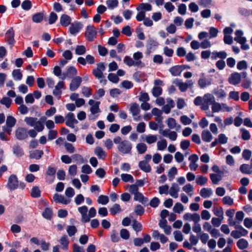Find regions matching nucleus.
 Listing matches in <instances>:
<instances>
[{"instance_id":"13","label":"nucleus","mask_w":252,"mask_h":252,"mask_svg":"<svg viewBox=\"0 0 252 252\" xmlns=\"http://www.w3.org/2000/svg\"><path fill=\"white\" fill-rule=\"evenodd\" d=\"M65 124L67 126L74 128V125L78 124V121L75 119V115L72 113H68L65 116Z\"/></svg>"},{"instance_id":"8","label":"nucleus","mask_w":252,"mask_h":252,"mask_svg":"<svg viewBox=\"0 0 252 252\" xmlns=\"http://www.w3.org/2000/svg\"><path fill=\"white\" fill-rule=\"evenodd\" d=\"M16 123V120L12 116H9L7 117L6 121V126L3 127L4 131L8 134L11 133L12 127H13Z\"/></svg>"},{"instance_id":"51","label":"nucleus","mask_w":252,"mask_h":252,"mask_svg":"<svg viewBox=\"0 0 252 252\" xmlns=\"http://www.w3.org/2000/svg\"><path fill=\"white\" fill-rule=\"evenodd\" d=\"M219 144H225L227 143L228 137L223 133H220L218 135L217 138Z\"/></svg>"},{"instance_id":"22","label":"nucleus","mask_w":252,"mask_h":252,"mask_svg":"<svg viewBox=\"0 0 252 252\" xmlns=\"http://www.w3.org/2000/svg\"><path fill=\"white\" fill-rule=\"evenodd\" d=\"M94 153L99 159L102 160H104L107 156V153L99 146H97L94 149Z\"/></svg>"},{"instance_id":"4","label":"nucleus","mask_w":252,"mask_h":252,"mask_svg":"<svg viewBox=\"0 0 252 252\" xmlns=\"http://www.w3.org/2000/svg\"><path fill=\"white\" fill-rule=\"evenodd\" d=\"M173 83L182 92H186L188 88H191L193 85V82L191 80H188L186 82H183L182 80L176 79L174 81Z\"/></svg>"},{"instance_id":"53","label":"nucleus","mask_w":252,"mask_h":252,"mask_svg":"<svg viewBox=\"0 0 252 252\" xmlns=\"http://www.w3.org/2000/svg\"><path fill=\"white\" fill-rule=\"evenodd\" d=\"M86 49L84 45H77L75 49V54L78 55H82L86 53Z\"/></svg>"},{"instance_id":"45","label":"nucleus","mask_w":252,"mask_h":252,"mask_svg":"<svg viewBox=\"0 0 252 252\" xmlns=\"http://www.w3.org/2000/svg\"><path fill=\"white\" fill-rule=\"evenodd\" d=\"M251 167L249 164H243L240 167V171L246 174H250L251 173L252 171L251 170Z\"/></svg>"},{"instance_id":"31","label":"nucleus","mask_w":252,"mask_h":252,"mask_svg":"<svg viewBox=\"0 0 252 252\" xmlns=\"http://www.w3.org/2000/svg\"><path fill=\"white\" fill-rule=\"evenodd\" d=\"M77 73V70L75 67L73 66L69 67L65 74H63V76L61 77L62 79H64L66 77H69L70 78H72L75 75H76Z\"/></svg>"},{"instance_id":"15","label":"nucleus","mask_w":252,"mask_h":252,"mask_svg":"<svg viewBox=\"0 0 252 252\" xmlns=\"http://www.w3.org/2000/svg\"><path fill=\"white\" fill-rule=\"evenodd\" d=\"M184 220L188 221H193L194 223L199 222L200 220V217L197 213L190 214L186 213L183 217Z\"/></svg>"},{"instance_id":"49","label":"nucleus","mask_w":252,"mask_h":252,"mask_svg":"<svg viewBox=\"0 0 252 252\" xmlns=\"http://www.w3.org/2000/svg\"><path fill=\"white\" fill-rule=\"evenodd\" d=\"M37 121V118L34 117H26L25 119V122L26 123V124L31 126H34V125H35V123L36 121Z\"/></svg>"},{"instance_id":"38","label":"nucleus","mask_w":252,"mask_h":252,"mask_svg":"<svg viewBox=\"0 0 252 252\" xmlns=\"http://www.w3.org/2000/svg\"><path fill=\"white\" fill-rule=\"evenodd\" d=\"M212 193V190L210 188H202L200 191V195L204 198L209 197Z\"/></svg>"},{"instance_id":"34","label":"nucleus","mask_w":252,"mask_h":252,"mask_svg":"<svg viewBox=\"0 0 252 252\" xmlns=\"http://www.w3.org/2000/svg\"><path fill=\"white\" fill-rule=\"evenodd\" d=\"M201 138L204 142H209L213 139V136L208 130H204L201 133Z\"/></svg>"},{"instance_id":"55","label":"nucleus","mask_w":252,"mask_h":252,"mask_svg":"<svg viewBox=\"0 0 252 252\" xmlns=\"http://www.w3.org/2000/svg\"><path fill=\"white\" fill-rule=\"evenodd\" d=\"M248 68L247 62L245 60L239 61L237 64V68L239 70L247 69Z\"/></svg>"},{"instance_id":"63","label":"nucleus","mask_w":252,"mask_h":252,"mask_svg":"<svg viewBox=\"0 0 252 252\" xmlns=\"http://www.w3.org/2000/svg\"><path fill=\"white\" fill-rule=\"evenodd\" d=\"M120 234L121 237L124 240H128L130 237L129 232L126 229H122Z\"/></svg>"},{"instance_id":"52","label":"nucleus","mask_w":252,"mask_h":252,"mask_svg":"<svg viewBox=\"0 0 252 252\" xmlns=\"http://www.w3.org/2000/svg\"><path fill=\"white\" fill-rule=\"evenodd\" d=\"M208 181V178L202 175H198L196 180L197 184L200 186H204Z\"/></svg>"},{"instance_id":"39","label":"nucleus","mask_w":252,"mask_h":252,"mask_svg":"<svg viewBox=\"0 0 252 252\" xmlns=\"http://www.w3.org/2000/svg\"><path fill=\"white\" fill-rule=\"evenodd\" d=\"M44 14L43 12H39L34 14L32 17V20L33 22L38 23L42 21Z\"/></svg>"},{"instance_id":"19","label":"nucleus","mask_w":252,"mask_h":252,"mask_svg":"<svg viewBox=\"0 0 252 252\" xmlns=\"http://www.w3.org/2000/svg\"><path fill=\"white\" fill-rule=\"evenodd\" d=\"M82 82V78L79 76H77L73 78L70 84L69 89L71 91H74L80 86Z\"/></svg>"},{"instance_id":"32","label":"nucleus","mask_w":252,"mask_h":252,"mask_svg":"<svg viewBox=\"0 0 252 252\" xmlns=\"http://www.w3.org/2000/svg\"><path fill=\"white\" fill-rule=\"evenodd\" d=\"M13 153L18 158L21 157L24 155L23 148L18 144L14 145L12 147Z\"/></svg>"},{"instance_id":"36","label":"nucleus","mask_w":252,"mask_h":252,"mask_svg":"<svg viewBox=\"0 0 252 252\" xmlns=\"http://www.w3.org/2000/svg\"><path fill=\"white\" fill-rule=\"evenodd\" d=\"M43 153H44L42 150H35L31 151L30 154V158L39 159L42 157Z\"/></svg>"},{"instance_id":"3","label":"nucleus","mask_w":252,"mask_h":252,"mask_svg":"<svg viewBox=\"0 0 252 252\" xmlns=\"http://www.w3.org/2000/svg\"><path fill=\"white\" fill-rule=\"evenodd\" d=\"M247 76L246 72H241V73L235 72L230 75L228 81L229 84L236 86L240 82L241 77L245 78Z\"/></svg>"},{"instance_id":"42","label":"nucleus","mask_w":252,"mask_h":252,"mask_svg":"<svg viewBox=\"0 0 252 252\" xmlns=\"http://www.w3.org/2000/svg\"><path fill=\"white\" fill-rule=\"evenodd\" d=\"M136 148L138 153L140 155L144 154L147 150V146L144 143H138L137 144Z\"/></svg>"},{"instance_id":"30","label":"nucleus","mask_w":252,"mask_h":252,"mask_svg":"<svg viewBox=\"0 0 252 252\" xmlns=\"http://www.w3.org/2000/svg\"><path fill=\"white\" fill-rule=\"evenodd\" d=\"M71 18L67 14H63L60 18V24L64 27H67L71 24Z\"/></svg>"},{"instance_id":"25","label":"nucleus","mask_w":252,"mask_h":252,"mask_svg":"<svg viewBox=\"0 0 252 252\" xmlns=\"http://www.w3.org/2000/svg\"><path fill=\"white\" fill-rule=\"evenodd\" d=\"M61 245V248L63 250H67L68 249L69 240L66 235H63L59 240Z\"/></svg>"},{"instance_id":"54","label":"nucleus","mask_w":252,"mask_h":252,"mask_svg":"<svg viewBox=\"0 0 252 252\" xmlns=\"http://www.w3.org/2000/svg\"><path fill=\"white\" fill-rule=\"evenodd\" d=\"M210 177L214 184H218L219 182L221 180V177L220 175L215 174H210Z\"/></svg>"},{"instance_id":"56","label":"nucleus","mask_w":252,"mask_h":252,"mask_svg":"<svg viewBox=\"0 0 252 252\" xmlns=\"http://www.w3.org/2000/svg\"><path fill=\"white\" fill-rule=\"evenodd\" d=\"M177 174V169L175 167H172L168 173V176L170 181H172L175 175Z\"/></svg>"},{"instance_id":"20","label":"nucleus","mask_w":252,"mask_h":252,"mask_svg":"<svg viewBox=\"0 0 252 252\" xmlns=\"http://www.w3.org/2000/svg\"><path fill=\"white\" fill-rule=\"evenodd\" d=\"M53 199L56 203H62L63 204H68L70 202V199H67L63 195L56 193L53 196Z\"/></svg>"},{"instance_id":"14","label":"nucleus","mask_w":252,"mask_h":252,"mask_svg":"<svg viewBox=\"0 0 252 252\" xmlns=\"http://www.w3.org/2000/svg\"><path fill=\"white\" fill-rule=\"evenodd\" d=\"M79 212L81 214V221L84 223L90 221V218L87 215L88 211V207L86 206H83L78 208Z\"/></svg>"},{"instance_id":"28","label":"nucleus","mask_w":252,"mask_h":252,"mask_svg":"<svg viewBox=\"0 0 252 252\" xmlns=\"http://www.w3.org/2000/svg\"><path fill=\"white\" fill-rule=\"evenodd\" d=\"M180 65H176L169 68V71L173 76H180L182 73V67Z\"/></svg>"},{"instance_id":"7","label":"nucleus","mask_w":252,"mask_h":252,"mask_svg":"<svg viewBox=\"0 0 252 252\" xmlns=\"http://www.w3.org/2000/svg\"><path fill=\"white\" fill-rule=\"evenodd\" d=\"M235 229L238 230H233L231 232V236L235 239H238L242 236H246L248 231L241 225L235 226Z\"/></svg>"},{"instance_id":"23","label":"nucleus","mask_w":252,"mask_h":252,"mask_svg":"<svg viewBox=\"0 0 252 252\" xmlns=\"http://www.w3.org/2000/svg\"><path fill=\"white\" fill-rule=\"evenodd\" d=\"M159 45L158 42L155 39L150 38L147 41V51L146 54L149 55L151 50L157 47Z\"/></svg>"},{"instance_id":"10","label":"nucleus","mask_w":252,"mask_h":252,"mask_svg":"<svg viewBox=\"0 0 252 252\" xmlns=\"http://www.w3.org/2000/svg\"><path fill=\"white\" fill-rule=\"evenodd\" d=\"M212 80L211 78H207L204 73L200 75L198 81V85L201 89H204L211 85Z\"/></svg>"},{"instance_id":"18","label":"nucleus","mask_w":252,"mask_h":252,"mask_svg":"<svg viewBox=\"0 0 252 252\" xmlns=\"http://www.w3.org/2000/svg\"><path fill=\"white\" fill-rule=\"evenodd\" d=\"M124 63L128 66H143L142 62H135L130 56H126L124 59Z\"/></svg>"},{"instance_id":"27","label":"nucleus","mask_w":252,"mask_h":252,"mask_svg":"<svg viewBox=\"0 0 252 252\" xmlns=\"http://www.w3.org/2000/svg\"><path fill=\"white\" fill-rule=\"evenodd\" d=\"M55 88L53 92V94L56 96L60 97L62 93L61 89L65 88L64 82L62 81L59 82Z\"/></svg>"},{"instance_id":"57","label":"nucleus","mask_w":252,"mask_h":252,"mask_svg":"<svg viewBox=\"0 0 252 252\" xmlns=\"http://www.w3.org/2000/svg\"><path fill=\"white\" fill-rule=\"evenodd\" d=\"M166 124L169 129H174L176 127V120L174 118H168L166 121Z\"/></svg>"},{"instance_id":"62","label":"nucleus","mask_w":252,"mask_h":252,"mask_svg":"<svg viewBox=\"0 0 252 252\" xmlns=\"http://www.w3.org/2000/svg\"><path fill=\"white\" fill-rule=\"evenodd\" d=\"M12 76L14 79L17 80H21L23 77V75L19 69H14L13 71Z\"/></svg>"},{"instance_id":"11","label":"nucleus","mask_w":252,"mask_h":252,"mask_svg":"<svg viewBox=\"0 0 252 252\" xmlns=\"http://www.w3.org/2000/svg\"><path fill=\"white\" fill-rule=\"evenodd\" d=\"M159 133L164 137H168L171 141H175L177 138V133L169 129H160Z\"/></svg>"},{"instance_id":"37","label":"nucleus","mask_w":252,"mask_h":252,"mask_svg":"<svg viewBox=\"0 0 252 252\" xmlns=\"http://www.w3.org/2000/svg\"><path fill=\"white\" fill-rule=\"evenodd\" d=\"M134 200L138 201L143 204L147 203L148 201V199L147 197H145L143 194L139 192H137L134 194Z\"/></svg>"},{"instance_id":"50","label":"nucleus","mask_w":252,"mask_h":252,"mask_svg":"<svg viewBox=\"0 0 252 252\" xmlns=\"http://www.w3.org/2000/svg\"><path fill=\"white\" fill-rule=\"evenodd\" d=\"M183 190L190 196L192 195L193 188L190 184H188L184 186L183 187Z\"/></svg>"},{"instance_id":"5","label":"nucleus","mask_w":252,"mask_h":252,"mask_svg":"<svg viewBox=\"0 0 252 252\" xmlns=\"http://www.w3.org/2000/svg\"><path fill=\"white\" fill-rule=\"evenodd\" d=\"M215 100V98L212 94H205L203 97V103L202 106H201V109L202 110H208L209 105H212Z\"/></svg>"},{"instance_id":"64","label":"nucleus","mask_w":252,"mask_h":252,"mask_svg":"<svg viewBox=\"0 0 252 252\" xmlns=\"http://www.w3.org/2000/svg\"><path fill=\"white\" fill-rule=\"evenodd\" d=\"M219 32L218 30L215 27H211L209 31V38H212L216 37Z\"/></svg>"},{"instance_id":"47","label":"nucleus","mask_w":252,"mask_h":252,"mask_svg":"<svg viewBox=\"0 0 252 252\" xmlns=\"http://www.w3.org/2000/svg\"><path fill=\"white\" fill-rule=\"evenodd\" d=\"M31 195L32 197L38 198L41 195V191L38 187H33L31 190Z\"/></svg>"},{"instance_id":"43","label":"nucleus","mask_w":252,"mask_h":252,"mask_svg":"<svg viewBox=\"0 0 252 252\" xmlns=\"http://www.w3.org/2000/svg\"><path fill=\"white\" fill-rule=\"evenodd\" d=\"M213 93L219 99H222L226 97V94L222 89L215 90Z\"/></svg>"},{"instance_id":"26","label":"nucleus","mask_w":252,"mask_h":252,"mask_svg":"<svg viewBox=\"0 0 252 252\" xmlns=\"http://www.w3.org/2000/svg\"><path fill=\"white\" fill-rule=\"evenodd\" d=\"M227 53L224 51L218 52L214 51L212 53L211 59L212 60H217L218 58L223 60L227 57Z\"/></svg>"},{"instance_id":"2","label":"nucleus","mask_w":252,"mask_h":252,"mask_svg":"<svg viewBox=\"0 0 252 252\" xmlns=\"http://www.w3.org/2000/svg\"><path fill=\"white\" fill-rule=\"evenodd\" d=\"M106 66L103 63H99L96 64V67L92 71V74L97 79L100 80V83H103L105 85L107 80L105 79H103L104 78L103 71L105 70Z\"/></svg>"},{"instance_id":"58","label":"nucleus","mask_w":252,"mask_h":252,"mask_svg":"<svg viewBox=\"0 0 252 252\" xmlns=\"http://www.w3.org/2000/svg\"><path fill=\"white\" fill-rule=\"evenodd\" d=\"M97 201L99 204L106 205L109 202V198L106 195H101L98 197Z\"/></svg>"},{"instance_id":"40","label":"nucleus","mask_w":252,"mask_h":252,"mask_svg":"<svg viewBox=\"0 0 252 252\" xmlns=\"http://www.w3.org/2000/svg\"><path fill=\"white\" fill-rule=\"evenodd\" d=\"M248 242L245 239H240L237 242V246L240 250H244L248 248Z\"/></svg>"},{"instance_id":"48","label":"nucleus","mask_w":252,"mask_h":252,"mask_svg":"<svg viewBox=\"0 0 252 252\" xmlns=\"http://www.w3.org/2000/svg\"><path fill=\"white\" fill-rule=\"evenodd\" d=\"M167 143L165 139H163L157 142L158 150L159 151H163L167 147Z\"/></svg>"},{"instance_id":"29","label":"nucleus","mask_w":252,"mask_h":252,"mask_svg":"<svg viewBox=\"0 0 252 252\" xmlns=\"http://www.w3.org/2000/svg\"><path fill=\"white\" fill-rule=\"evenodd\" d=\"M142 139L145 141L148 144H151L155 143L157 140V136L155 135L149 134L147 135H142Z\"/></svg>"},{"instance_id":"33","label":"nucleus","mask_w":252,"mask_h":252,"mask_svg":"<svg viewBox=\"0 0 252 252\" xmlns=\"http://www.w3.org/2000/svg\"><path fill=\"white\" fill-rule=\"evenodd\" d=\"M138 165L140 169L146 173H149L151 171V167L147 161H140L139 162Z\"/></svg>"},{"instance_id":"1","label":"nucleus","mask_w":252,"mask_h":252,"mask_svg":"<svg viewBox=\"0 0 252 252\" xmlns=\"http://www.w3.org/2000/svg\"><path fill=\"white\" fill-rule=\"evenodd\" d=\"M113 141L115 144H118L117 148L120 153L126 154L131 152L132 144L129 141L122 140L120 136H117L114 138Z\"/></svg>"},{"instance_id":"21","label":"nucleus","mask_w":252,"mask_h":252,"mask_svg":"<svg viewBox=\"0 0 252 252\" xmlns=\"http://www.w3.org/2000/svg\"><path fill=\"white\" fill-rule=\"evenodd\" d=\"M180 189V188L178 184L176 183H173L169 189V194L173 198H177L178 197V192H179Z\"/></svg>"},{"instance_id":"17","label":"nucleus","mask_w":252,"mask_h":252,"mask_svg":"<svg viewBox=\"0 0 252 252\" xmlns=\"http://www.w3.org/2000/svg\"><path fill=\"white\" fill-rule=\"evenodd\" d=\"M83 28V25L79 22H74L72 23L69 28V31L71 34H76Z\"/></svg>"},{"instance_id":"16","label":"nucleus","mask_w":252,"mask_h":252,"mask_svg":"<svg viewBox=\"0 0 252 252\" xmlns=\"http://www.w3.org/2000/svg\"><path fill=\"white\" fill-rule=\"evenodd\" d=\"M5 40L10 45L13 46L15 42L14 31L13 28L9 29L5 33Z\"/></svg>"},{"instance_id":"6","label":"nucleus","mask_w":252,"mask_h":252,"mask_svg":"<svg viewBox=\"0 0 252 252\" xmlns=\"http://www.w3.org/2000/svg\"><path fill=\"white\" fill-rule=\"evenodd\" d=\"M97 31L96 28L93 25L87 27L85 32V37L87 40L93 41L96 37Z\"/></svg>"},{"instance_id":"41","label":"nucleus","mask_w":252,"mask_h":252,"mask_svg":"<svg viewBox=\"0 0 252 252\" xmlns=\"http://www.w3.org/2000/svg\"><path fill=\"white\" fill-rule=\"evenodd\" d=\"M110 214L114 216L117 213H119L122 211L121 206L118 204H115L109 210Z\"/></svg>"},{"instance_id":"61","label":"nucleus","mask_w":252,"mask_h":252,"mask_svg":"<svg viewBox=\"0 0 252 252\" xmlns=\"http://www.w3.org/2000/svg\"><path fill=\"white\" fill-rule=\"evenodd\" d=\"M132 228L136 232L141 231L142 229V225L136 220H134L132 223Z\"/></svg>"},{"instance_id":"12","label":"nucleus","mask_w":252,"mask_h":252,"mask_svg":"<svg viewBox=\"0 0 252 252\" xmlns=\"http://www.w3.org/2000/svg\"><path fill=\"white\" fill-rule=\"evenodd\" d=\"M18 181L17 177L15 175H11L8 178L7 187L10 190H15L17 188Z\"/></svg>"},{"instance_id":"35","label":"nucleus","mask_w":252,"mask_h":252,"mask_svg":"<svg viewBox=\"0 0 252 252\" xmlns=\"http://www.w3.org/2000/svg\"><path fill=\"white\" fill-rule=\"evenodd\" d=\"M129 110L133 117L137 116L140 111L139 106L136 103H132L130 104Z\"/></svg>"},{"instance_id":"24","label":"nucleus","mask_w":252,"mask_h":252,"mask_svg":"<svg viewBox=\"0 0 252 252\" xmlns=\"http://www.w3.org/2000/svg\"><path fill=\"white\" fill-rule=\"evenodd\" d=\"M16 137L19 140H23L28 137L27 131L25 128L19 127L16 130Z\"/></svg>"},{"instance_id":"46","label":"nucleus","mask_w":252,"mask_h":252,"mask_svg":"<svg viewBox=\"0 0 252 252\" xmlns=\"http://www.w3.org/2000/svg\"><path fill=\"white\" fill-rule=\"evenodd\" d=\"M82 94L86 97H89L92 94L93 90L87 87H83L81 90Z\"/></svg>"},{"instance_id":"59","label":"nucleus","mask_w":252,"mask_h":252,"mask_svg":"<svg viewBox=\"0 0 252 252\" xmlns=\"http://www.w3.org/2000/svg\"><path fill=\"white\" fill-rule=\"evenodd\" d=\"M241 132L242 133L241 138L244 140H248L251 138V135L249 131L244 128L241 129Z\"/></svg>"},{"instance_id":"44","label":"nucleus","mask_w":252,"mask_h":252,"mask_svg":"<svg viewBox=\"0 0 252 252\" xmlns=\"http://www.w3.org/2000/svg\"><path fill=\"white\" fill-rule=\"evenodd\" d=\"M42 215L45 219L51 220L53 216L52 210L49 208H46Z\"/></svg>"},{"instance_id":"9","label":"nucleus","mask_w":252,"mask_h":252,"mask_svg":"<svg viewBox=\"0 0 252 252\" xmlns=\"http://www.w3.org/2000/svg\"><path fill=\"white\" fill-rule=\"evenodd\" d=\"M88 104L91 106L90 110L92 115H95L101 112L99 108L100 101H95L94 99H90L88 101Z\"/></svg>"},{"instance_id":"60","label":"nucleus","mask_w":252,"mask_h":252,"mask_svg":"<svg viewBox=\"0 0 252 252\" xmlns=\"http://www.w3.org/2000/svg\"><path fill=\"white\" fill-rule=\"evenodd\" d=\"M220 103L216 102L215 100L212 105L211 109L212 113H218L220 111Z\"/></svg>"}]
</instances>
